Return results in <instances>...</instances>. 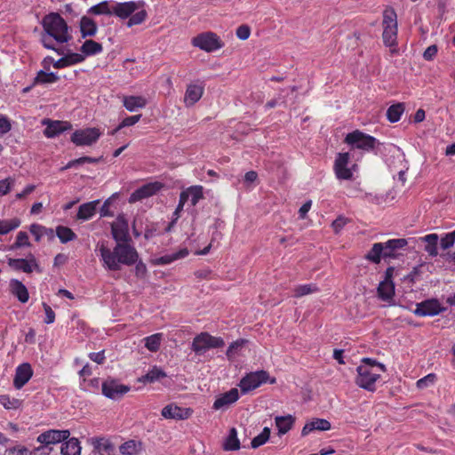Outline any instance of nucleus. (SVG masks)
<instances>
[{
  "mask_svg": "<svg viewBox=\"0 0 455 455\" xmlns=\"http://www.w3.org/2000/svg\"><path fill=\"white\" fill-rule=\"evenodd\" d=\"M346 224V219L343 217H339L332 222V228L336 233H339L345 227Z\"/></svg>",
  "mask_w": 455,
  "mask_h": 455,
  "instance_id": "nucleus-63",
  "label": "nucleus"
},
{
  "mask_svg": "<svg viewBox=\"0 0 455 455\" xmlns=\"http://www.w3.org/2000/svg\"><path fill=\"white\" fill-rule=\"evenodd\" d=\"M111 234L116 242L128 243L129 228L124 216L119 215L112 223Z\"/></svg>",
  "mask_w": 455,
  "mask_h": 455,
  "instance_id": "nucleus-15",
  "label": "nucleus"
},
{
  "mask_svg": "<svg viewBox=\"0 0 455 455\" xmlns=\"http://www.w3.org/2000/svg\"><path fill=\"white\" fill-rule=\"evenodd\" d=\"M100 204V200H94L83 204L79 206L76 218L79 220H91L96 213L97 206Z\"/></svg>",
  "mask_w": 455,
  "mask_h": 455,
  "instance_id": "nucleus-28",
  "label": "nucleus"
},
{
  "mask_svg": "<svg viewBox=\"0 0 455 455\" xmlns=\"http://www.w3.org/2000/svg\"><path fill=\"white\" fill-rule=\"evenodd\" d=\"M9 266L24 273H31L34 269L38 267L33 255H30L28 259H10Z\"/></svg>",
  "mask_w": 455,
  "mask_h": 455,
  "instance_id": "nucleus-22",
  "label": "nucleus"
},
{
  "mask_svg": "<svg viewBox=\"0 0 455 455\" xmlns=\"http://www.w3.org/2000/svg\"><path fill=\"white\" fill-rule=\"evenodd\" d=\"M165 376V372L161 368L154 366L145 376H143L142 379L146 382L152 383L164 378Z\"/></svg>",
  "mask_w": 455,
  "mask_h": 455,
  "instance_id": "nucleus-46",
  "label": "nucleus"
},
{
  "mask_svg": "<svg viewBox=\"0 0 455 455\" xmlns=\"http://www.w3.org/2000/svg\"><path fill=\"white\" fill-rule=\"evenodd\" d=\"M70 435L69 430L50 429L36 437V442L45 446L56 444L67 440Z\"/></svg>",
  "mask_w": 455,
  "mask_h": 455,
  "instance_id": "nucleus-13",
  "label": "nucleus"
},
{
  "mask_svg": "<svg viewBox=\"0 0 455 455\" xmlns=\"http://www.w3.org/2000/svg\"><path fill=\"white\" fill-rule=\"evenodd\" d=\"M0 403L5 408V409H13L16 408L18 400L16 399H11L8 395H0Z\"/></svg>",
  "mask_w": 455,
  "mask_h": 455,
  "instance_id": "nucleus-56",
  "label": "nucleus"
},
{
  "mask_svg": "<svg viewBox=\"0 0 455 455\" xmlns=\"http://www.w3.org/2000/svg\"><path fill=\"white\" fill-rule=\"evenodd\" d=\"M43 307H44V313H45L44 323L47 324L52 323L55 320L54 311L46 303H43Z\"/></svg>",
  "mask_w": 455,
  "mask_h": 455,
  "instance_id": "nucleus-60",
  "label": "nucleus"
},
{
  "mask_svg": "<svg viewBox=\"0 0 455 455\" xmlns=\"http://www.w3.org/2000/svg\"><path fill=\"white\" fill-rule=\"evenodd\" d=\"M42 24L45 32V35L42 36L43 45L60 54L51 43V37L59 44H65L71 40L72 36L67 22L59 13L52 12L44 16Z\"/></svg>",
  "mask_w": 455,
  "mask_h": 455,
  "instance_id": "nucleus-2",
  "label": "nucleus"
},
{
  "mask_svg": "<svg viewBox=\"0 0 455 455\" xmlns=\"http://www.w3.org/2000/svg\"><path fill=\"white\" fill-rule=\"evenodd\" d=\"M56 235L62 243H67L76 239V235L75 232L71 228L65 226L57 227Z\"/></svg>",
  "mask_w": 455,
  "mask_h": 455,
  "instance_id": "nucleus-40",
  "label": "nucleus"
},
{
  "mask_svg": "<svg viewBox=\"0 0 455 455\" xmlns=\"http://www.w3.org/2000/svg\"><path fill=\"white\" fill-rule=\"evenodd\" d=\"M10 290L18 300L21 303H26L29 299V294L27 287L19 280L12 279L10 281Z\"/></svg>",
  "mask_w": 455,
  "mask_h": 455,
  "instance_id": "nucleus-27",
  "label": "nucleus"
},
{
  "mask_svg": "<svg viewBox=\"0 0 455 455\" xmlns=\"http://www.w3.org/2000/svg\"><path fill=\"white\" fill-rule=\"evenodd\" d=\"M270 428L266 427L263 428L260 434L255 436L251 443V445L253 449L259 448V446L265 444L269 437H270Z\"/></svg>",
  "mask_w": 455,
  "mask_h": 455,
  "instance_id": "nucleus-45",
  "label": "nucleus"
},
{
  "mask_svg": "<svg viewBox=\"0 0 455 455\" xmlns=\"http://www.w3.org/2000/svg\"><path fill=\"white\" fill-rule=\"evenodd\" d=\"M383 42L386 46L392 47L397 44V16L394 9L387 8L383 12Z\"/></svg>",
  "mask_w": 455,
  "mask_h": 455,
  "instance_id": "nucleus-5",
  "label": "nucleus"
},
{
  "mask_svg": "<svg viewBox=\"0 0 455 455\" xmlns=\"http://www.w3.org/2000/svg\"><path fill=\"white\" fill-rule=\"evenodd\" d=\"M33 370L28 363L20 364L15 370L13 386L16 389L22 388L32 378Z\"/></svg>",
  "mask_w": 455,
  "mask_h": 455,
  "instance_id": "nucleus-19",
  "label": "nucleus"
},
{
  "mask_svg": "<svg viewBox=\"0 0 455 455\" xmlns=\"http://www.w3.org/2000/svg\"><path fill=\"white\" fill-rule=\"evenodd\" d=\"M140 117H141V115H136V116H131L125 117L120 123V124L117 126L116 130L118 131L124 127H129V126L134 125L135 124H137L140 121Z\"/></svg>",
  "mask_w": 455,
  "mask_h": 455,
  "instance_id": "nucleus-54",
  "label": "nucleus"
},
{
  "mask_svg": "<svg viewBox=\"0 0 455 455\" xmlns=\"http://www.w3.org/2000/svg\"><path fill=\"white\" fill-rule=\"evenodd\" d=\"M147 100L143 96H124L123 104L124 107L130 112H135L138 109L145 108L147 105Z\"/></svg>",
  "mask_w": 455,
  "mask_h": 455,
  "instance_id": "nucleus-29",
  "label": "nucleus"
},
{
  "mask_svg": "<svg viewBox=\"0 0 455 455\" xmlns=\"http://www.w3.org/2000/svg\"><path fill=\"white\" fill-rule=\"evenodd\" d=\"M195 47L204 52H212L222 48L220 38L213 32H204L193 37L191 41Z\"/></svg>",
  "mask_w": 455,
  "mask_h": 455,
  "instance_id": "nucleus-9",
  "label": "nucleus"
},
{
  "mask_svg": "<svg viewBox=\"0 0 455 455\" xmlns=\"http://www.w3.org/2000/svg\"><path fill=\"white\" fill-rule=\"evenodd\" d=\"M405 109L403 103H397L390 106L387 110V117L389 122L395 123L401 119Z\"/></svg>",
  "mask_w": 455,
  "mask_h": 455,
  "instance_id": "nucleus-38",
  "label": "nucleus"
},
{
  "mask_svg": "<svg viewBox=\"0 0 455 455\" xmlns=\"http://www.w3.org/2000/svg\"><path fill=\"white\" fill-rule=\"evenodd\" d=\"M12 129L10 120L4 115H0V134H5Z\"/></svg>",
  "mask_w": 455,
  "mask_h": 455,
  "instance_id": "nucleus-57",
  "label": "nucleus"
},
{
  "mask_svg": "<svg viewBox=\"0 0 455 455\" xmlns=\"http://www.w3.org/2000/svg\"><path fill=\"white\" fill-rule=\"evenodd\" d=\"M89 358L97 363H102L105 360L104 351H100L97 353H94V352L90 353Z\"/></svg>",
  "mask_w": 455,
  "mask_h": 455,
  "instance_id": "nucleus-64",
  "label": "nucleus"
},
{
  "mask_svg": "<svg viewBox=\"0 0 455 455\" xmlns=\"http://www.w3.org/2000/svg\"><path fill=\"white\" fill-rule=\"evenodd\" d=\"M101 132L98 128L80 129L74 132L71 141L76 146H91L100 137Z\"/></svg>",
  "mask_w": 455,
  "mask_h": 455,
  "instance_id": "nucleus-10",
  "label": "nucleus"
},
{
  "mask_svg": "<svg viewBox=\"0 0 455 455\" xmlns=\"http://www.w3.org/2000/svg\"><path fill=\"white\" fill-rule=\"evenodd\" d=\"M180 194L184 196L187 203L189 202L191 206H195L203 198V188L201 186H192Z\"/></svg>",
  "mask_w": 455,
  "mask_h": 455,
  "instance_id": "nucleus-32",
  "label": "nucleus"
},
{
  "mask_svg": "<svg viewBox=\"0 0 455 455\" xmlns=\"http://www.w3.org/2000/svg\"><path fill=\"white\" fill-rule=\"evenodd\" d=\"M445 310L446 307L437 299H430L418 303L414 314L419 316H434Z\"/></svg>",
  "mask_w": 455,
  "mask_h": 455,
  "instance_id": "nucleus-12",
  "label": "nucleus"
},
{
  "mask_svg": "<svg viewBox=\"0 0 455 455\" xmlns=\"http://www.w3.org/2000/svg\"><path fill=\"white\" fill-rule=\"evenodd\" d=\"M435 380H436V375L434 373H429L427 376L419 379L417 381L416 385H417L418 388L424 389V388H427V387L434 385Z\"/></svg>",
  "mask_w": 455,
  "mask_h": 455,
  "instance_id": "nucleus-51",
  "label": "nucleus"
},
{
  "mask_svg": "<svg viewBox=\"0 0 455 455\" xmlns=\"http://www.w3.org/2000/svg\"><path fill=\"white\" fill-rule=\"evenodd\" d=\"M235 34L240 40H246L251 35V29L247 25H241L237 28Z\"/></svg>",
  "mask_w": 455,
  "mask_h": 455,
  "instance_id": "nucleus-58",
  "label": "nucleus"
},
{
  "mask_svg": "<svg viewBox=\"0 0 455 455\" xmlns=\"http://www.w3.org/2000/svg\"><path fill=\"white\" fill-rule=\"evenodd\" d=\"M58 80V75L53 72L47 73L40 71L36 76V81L41 84L55 83Z\"/></svg>",
  "mask_w": 455,
  "mask_h": 455,
  "instance_id": "nucleus-50",
  "label": "nucleus"
},
{
  "mask_svg": "<svg viewBox=\"0 0 455 455\" xmlns=\"http://www.w3.org/2000/svg\"><path fill=\"white\" fill-rule=\"evenodd\" d=\"M102 267L109 271H119L122 266H132L139 259L136 249L129 243L116 242V246L110 249L107 243L100 242L95 249Z\"/></svg>",
  "mask_w": 455,
  "mask_h": 455,
  "instance_id": "nucleus-1",
  "label": "nucleus"
},
{
  "mask_svg": "<svg viewBox=\"0 0 455 455\" xmlns=\"http://www.w3.org/2000/svg\"><path fill=\"white\" fill-rule=\"evenodd\" d=\"M163 340L162 333H155L144 339L145 347L151 352H156Z\"/></svg>",
  "mask_w": 455,
  "mask_h": 455,
  "instance_id": "nucleus-44",
  "label": "nucleus"
},
{
  "mask_svg": "<svg viewBox=\"0 0 455 455\" xmlns=\"http://www.w3.org/2000/svg\"><path fill=\"white\" fill-rule=\"evenodd\" d=\"M349 154L348 153H339L338 154L335 162H334V172L336 177L339 180H351L353 177V171L355 169L356 165L353 164L352 168L348 167L349 164Z\"/></svg>",
  "mask_w": 455,
  "mask_h": 455,
  "instance_id": "nucleus-11",
  "label": "nucleus"
},
{
  "mask_svg": "<svg viewBox=\"0 0 455 455\" xmlns=\"http://www.w3.org/2000/svg\"><path fill=\"white\" fill-rule=\"evenodd\" d=\"M79 26L83 38L95 36L98 30L95 21L87 16H83L81 18Z\"/></svg>",
  "mask_w": 455,
  "mask_h": 455,
  "instance_id": "nucleus-31",
  "label": "nucleus"
},
{
  "mask_svg": "<svg viewBox=\"0 0 455 455\" xmlns=\"http://www.w3.org/2000/svg\"><path fill=\"white\" fill-rule=\"evenodd\" d=\"M112 12L114 15L121 20L129 18L126 22L128 28L143 23L148 17L145 3L143 1L116 3L114 4V11Z\"/></svg>",
  "mask_w": 455,
  "mask_h": 455,
  "instance_id": "nucleus-4",
  "label": "nucleus"
},
{
  "mask_svg": "<svg viewBox=\"0 0 455 455\" xmlns=\"http://www.w3.org/2000/svg\"><path fill=\"white\" fill-rule=\"evenodd\" d=\"M225 342L220 337H214L208 332H201L192 341L191 349L198 355H204L212 348L222 347Z\"/></svg>",
  "mask_w": 455,
  "mask_h": 455,
  "instance_id": "nucleus-8",
  "label": "nucleus"
},
{
  "mask_svg": "<svg viewBox=\"0 0 455 455\" xmlns=\"http://www.w3.org/2000/svg\"><path fill=\"white\" fill-rule=\"evenodd\" d=\"M9 455H31L30 451L25 446H15L9 450Z\"/></svg>",
  "mask_w": 455,
  "mask_h": 455,
  "instance_id": "nucleus-62",
  "label": "nucleus"
},
{
  "mask_svg": "<svg viewBox=\"0 0 455 455\" xmlns=\"http://www.w3.org/2000/svg\"><path fill=\"white\" fill-rule=\"evenodd\" d=\"M112 11H114V4H109L108 2L103 1L98 4L92 6L88 10V12L95 15H114Z\"/></svg>",
  "mask_w": 455,
  "mask_h": 455,
  "instance_id": "nucleus-39",
  "label": "nucleus"
},
{
  "mask_svg": "<svg viewBox=\"0 0 455 455\" xmlns=\"http://www.w3.org/2000/svg\"><path fill=\"white\" fill-rule=\"evenodd\" d=\"M331 429V423L324 419H314L302 428L301 435L306 436L313 431H327Z\"/></svg>",
  "mask_w": 455,
  "mask_h": 455,
  "instance_id": "nucleus-24",
  "label": "nucleus"
},
{
  "mask_svg": "<svg viewBox=\"0 0 455 455\" xmlns=\"http://www.w3.org/2000/svg\"><path fill=\"white\" fill-rule=\"evenodd\" d=\"M267 382L275 384V379L270 378L267 371L261 370L246 374L241 379L238 386L243 394H247Z\"/></svg>",
  "mask_w": 455,
  "mask_h": 455,
  "instance_id": "nucleus-6",
  "label": "nucleus"
},
{
  "mask_svg": "<svg viewBox=\"0 0 455 455\" xmlns=\"http://www.w3.org/2000/svg\"><path fill=\"white\" fill-rule=\"evenodd\" d=\"M186 203H187V201L185 200L184 196H182L180 194V195L179 204H178L175 212H173V220H172L171 224L167 228V229H166L167 231H170L172 229V227L175 224L177 220L180 218V213L183 210L184 205H185Z\"/></svg>",
  "mask_w": 455,
  "mask_h": 455,
  "instance_id": "nucleus-53",
  "label": "nucleus"
},
{
  "mask_svg": "<svg viewBox=\"0 0 455 455\" xmlns=\"http://www.w3.org/2000/svg\"><path fill=\"white\" fill-rule=\"evenodd\" d=\"M275 421L278 429V435H283L292 427L294 418L291 415L277 416L275 417Z\"/></svg>",
  "mask_w": 455,
  "mask_h": 455,
  "instance_id": "nucleus-35",
  "label": "nucleus"
},
{
  "mask_svg": "<svg viewBox=\"0 0 455 455\" xmlns=\"http://www.w3.org/2000/svg\"><path fill=\"white\" fill-rule=\"evenodd\" d=\"M161 414L164 419L184 420L191 417L193 410L171 403L162 409Z\"/></svg>",
  "mask_w": 455,
  "mask_h": 455,
  "instance_id": "nucleus-14",
  "label": "nucleus"
},
{
  "mask_svg": "<svg viewBox=\"0 0 455 455\" xmlns=\"http://www.w3.org/2000/svg\"><path fill=\"white\" fill-rule=\"evenodd\" d=\"M379 297L386 302H391L395 295V285L389 277L379 283L378 287Z\"/></svg>",
  "mask_w": 455,
  "mask_h": 455,
  "instance_id": "nucleus-26",
  "label": "nucleus"
},
{
  "mask_svg": "<svg viewBox=\"0 0 455 455\" xmlns=\"http://www.w3.org/2000/svg\"><path fill=\"white\" fill-rule=\"evenodd\" d=\"M20 225V220L18 218L0 220V235L10 233L11 231L18 228Z\"/></svg>",
  "mask_w": 455,
  "mask_h": 455,
  "instance_id": "nucleus-43",
  "label": "nucleus"
},
{
  "mask_svg": "<svg viewBox=\"0 0 455 455\" xmlns=\"http://www.w3.org/2000/svg\"><path fill=\"white\" fill-rule=\"evenodd\" d=\"M15 184V179L8 177L0 180V196L7 195Z\"/></svg>",
  "mask_w": 455,
  "mask_h": 455,
  "instance_id": "nucleus-52",
  "label": "nucleus"
},
{
  "mask_svg": "<svg viewBox=\"0 0 455 455\" xmlns=\"http://www.w3.org/2000/svg\"><path fill=\"white\" fill-rule=\"evenodd\" d=\"M384 259V248L381 243H376L365 255V259L372 263L379 264Z\"/></svg>",
  "mask_w": 455,
  "mask_h": 455,
  "instance_id": "nucleus-36",
  "label": "nucleus"
},
{
  "mask_svg": "<svg viewBox=\"0 0 455 455\" xmlns=\"http://www.w3.org/2000/svg\"><path fill=\"white\" fill-rule=\"evenodd\" d=\"M386 370V366L383 363L371 358H363L362 363L356 368L357 377L355 383L361 388L373 392L376 389L377 380Z\"/></svg>",
  "mask_w": 455,
  "mask_h": 455,
  "instance_id": "nucleus-3",
  "label": "nucleus"
},
{
  "mask_svg": "<svg viewBox=\"0 0 455 455\" xmlns=\"http://www.w3.org/2000/svg\"><path fill=\"white\" fill-rule=\"evenodd\" d=\"M345 142L352 148L361 149L370 152L379 145L376 138L366 134L359 130H355L347 134Z\"/></svg>",
  "mask_w": 455,
  "mask_h": 455,
  "instance_id": "nucleus-7",
  "label": "nucleus"
},
{
  "mask_svg": "<svg viewBox=\"0 0 455 455\" xmlns=\"http://www.w3.org/2000/svg\"><path fill=\"white\" fill-rule=\"evenodd\" d=\"M42 124L45 125L44 134L47 138H54L71 127L68 122L50 119H44Z\"/></svg>",
  "mask_w": 455,
  "mask_h": 455,
  "instance_id": "nucleus-18",
  "label": "nucleus"
},
{
  "mask_svg": "<svg viewBox=\"0 0 455 455\" xmlns=\"http://www.w3.org/2000/svg\"><path fill=\"white\" fill-rule=\"evenodd\" d=\"M162 188L159 182L148 183L131 194L129 202L135 203L156 194Z\"/></svg>",
  "mask_w": 455,
  "mask_h": 455,
  "instance_id": "nucleus-17",
  "label": "nucleus"
},
{
  "mask_svg": "<svg viewBox=\"0 0 455 455\" xmlns=\"http://www.w3.org/2000/svg\"><path fill=\"white\" fill-rule=\"evenodd\" d=\"M438 52V48L435 44H432L428 46L425 52H423V58L426 60H433L435 57L436 56Z\"/></svg>",
  "mask_w": 455,
  "mask_h": 455,
  "instance_id": "nucleus-59",
  "label": "nucleus"
},
{
  "mask_svg": "<svg viewBox=\"0 0 455 455\" xmlns=\"http://www.w3.org/2000/svg\"><path fill=\"white\" fill-rule=\"evenodd\" d=\"M188 255V250L187 248H182L179 250L177 252L166 254L162 257L156 258L155 259V264L156 265H167L177 259H183Z\"/></svg>",
  "mask_w": 455,
  "mask_h": 455,
  "instance_id": "nucleus-34",
  "label": "nucleus"
},
{
  "mask_svg": "<svg viewBox=\"0 0 455 455\" xmlns=\"http://www.w3.org/2000/svg\"><path fill=\"white\" fill-rule=\"evenodd\" d=\"M143 450V443L135 440H129L119 447V451L123 455H140Z\"/></svg>",
  "mask_w": 455,
  "mask_h": 455,
  "instance_id": "nucleus-30",
  "label": "nucleus"
},
{
  "mask_svg": "<svg viewBox=\"0 0 455 455\" xmlns=\"http://www.w3.org/2000/svg\"><path fill=\"white\" fill-rule=\"evenodd\" d=\"M381 244L384 248V259H387L395 258L396 251L404 248L408 244V242L406 239L398 238L390 239L385 243H381Z\"/></svg>",
  "mask_w": 455,
  "mask_h": 455,
  "instance_id": "nucleus-23",
  "label": "nucleus"
},
{
  "mask_svg": "<svg viewBox=\"0 0 455 455\" xmlns=\"http://www.w3.org/2000/svg\"><path fill=\"white\" fill-rule=\"evenodd\" d=\"M239 392L237 388H231L229 391L221 394L216 398L212 408L216 411L227 409L239 399Z\"/></svg>",
  "mask_w": 455,
  "mask_h": 455,
  "instance_id": "nucleus-20",
  "label": "nucleus"
},
{
  "mask_svg": "<svg viewBox=\"0 0 455 455\" xmlns=\"http://www.w3.org/2000/svg\"><path fill=\"white\" fill-rule=\"evenodd\" d=\"M65 57L67 60L68 66H72V65L80 63V62L84 61V56L79 53H71V54L66 55Z\"/></svg>",
  "mask_w": 455,
  "mask_h": 455,
  "instance_id": "nucleus-61",
  "label": "nucleus"
},
{
  "mask_svg": "<svg viewBox=\"0 0 455 455\" xmlns=\"http://www.w3.org/2000/svg\"><path fill=\"white\" fill-rule=\"evenodd\" d=\"M130 390V387L116 380H107L102 384V394L110 399H118Z\"/></svg>",
  "mask_w": 455,
  "mask_h": 455,
  "instance_id": "nucleus-16",
  "label": "nucleus"
},
{
  "mask_svg": "<svg viewBox=\"0 0 455 455\" xmlns=\"http://www.w3.org/2000/svg\"><path fill=\"white\" fill-rule=\"evenodd\" d=\"M102 50V45L93 40H86L81 46V52L87 56L100 53Z\"/></svg>",
  "mask_w": 455,
  "mask_h": 455,
  "instance_id": "nucleus-42",
  "label": "nucleus"
},
{
  "mask_svg": "<svg viewBox=\"0 0 455 455\" xmlns=\"http://www.w3.org/2000/svg\"><path fill=\"white\" fill-rule=\"evenodd\" d=\"M318 291V288L315 284L313 283H307V284H301L298 285L294 289V296L297 298L308 295L311 293H314Z\"/></svg>",
  "mask_w": 455,
  "mask_h": 455,
  "instance_id": "nucleus-47",
  "label": "nucleus"
},
{
  "mask_svg": "<svg viewBox=\"0 0 455 455\" xmlns=\"http://www.w3.org/2000/svg\"><path fill=\"white\" fill-rule=\"evenodd\" d=\"M29 238L28 235L25 231H20L17 234L15 243L11 246V250H17L22 247H29Z\"/></svg>",
  "mask_w": 455,
  "mask_h": 455,
  "instance_id": "nucleus-48",
  "label": "nucleus"
},
{
  "mask_svg": "<svg viewBox=\"0 0 455 455\" xmlns=\"http://www.w3.org/2000/svg\"><path fill=\"white\" fill-rule=\"evenodd\" d=\"M66 442L62 443L60 453L62 455H80L81 446L80 442L77 438H68Z\"/></svg>",
  "mask_w": 455,
  "mask_h": 455,
  "instance_id": "nucleus-33",
  "label": "nucleus"
},
{
  "mask_svg": "<svg viewBox=\"0 0 455 455\" xmlns=\"http://www.w3.org/2000/svg\"><path fill=\"white\" fill-rule=\"evenodd\" d=\"M223 448L225 451H237L240 449V441L237 437V431L235 427L229 430L228 435L227 436Z\"/></svg>",
  "mask_w": 455,
  "mask_h": 455,
  "instance_id": "nucleus-37",
  "label": "nucleus"
},
{
  "mask_svg": "<svg viewBox=\"0 0 455 455\" xmlns=\"http://www.w3.org/2000/svg\"><path fill=\"white\" fill-rule=\"evenodd\" d=\"M246 340L244 339H237L232 342L226 352L228 359L233 360L235 356L237 355L238 351L244 346Z\"/></svg>",
  "mask_w": 455,
  "mask_h": 455,
  "instance_id": "nucleus-49",
  "label": "nucleus"
},
{
  "mask_svg": "<svg viewBox=\"0 0 455 455\" xmlns=\"http://www.w3.org/2000/svg\"><path fill=\"white\" fill-rule=\"evenodd\" d=\"M30 233L35 236L36 241H40L45 233V228L39 224H32L29 227Z\"/></svg>",
  "mask_w": 455,
  "mask_h": 455,
  "instance_id": "nucleus-55",
  "label": "nucleus"
},
{
  "mask_svg": "<svg viewBox=\"0 0 455 455\" xmlns=\"http://www.w3.org/2000/svg\"><path fill=\"white\" fill-rule=\"evenodd\" d=\"M427 244L425 246L426 251L430 256H436L438 236L436 234H429L421 238Z\"/></svg>",
  "mask_w": 455,
  "mask_h": 455,
  "instance_id": "nucleus-41",
  "label": "nucleus"
},
{
  "mask_svg": "<svg viewBox=\"0 0 455 455\" xmlns=\"http://www.w3.org/2000/svg\"><path fill=\"white\" fill-rule=\"evenodd\" d=\"M89 443L92 445V455H110L114 451L111 442L105 437H92Z\"/></svg>",
  "mask_w": 455,
  "mask_h": 455,
  "instance_id": "nucleus-21",
  "label": "nucleus"
},
{
  "mask_svg": "<svg viewBox=\"0 0 455 455\" xmlns=\"http://www.w3.org/2000/svg\"><path fill=\"white\" fill-rule=\"evenodd\" d=\"M204 86L197 84H189L187 88L184 102L186 106H193L203 96Z\"/></svg>",
  "mask_w": 455,
  "mask_h": 455,
  "instance_id": "nucleus-25",
  "label": "nucleus"
}]
</instances>
